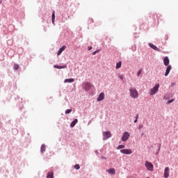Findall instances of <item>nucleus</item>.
I'll list each match as a JSON object with an SVG mask.
<instances>
[{
	"label": "nucleus",
	"instance_id": "nucleus-1",
	"mask_svg": "<svg viewBox=\"0 0 178 178\" xmlns=\"http://www.w3.org/2000/svg\"><path fill=\"white\" fill-rule=\"evenodd\" d=\"M129 92L130 97H131V98H138V91H137V90L135 88H131L129 89Z\"/></svg>",
	"mask_w": 178,
	"mask_h": 178
},
{
	"label": "nucleus",
	"instance_id": "nucleus-2",
	"mask_svg": "<svg viewBox=\"0 0 178 178\" xmlns=\"http://www.w3.org/2000/svg\"><path fill=\"white\" fill-rule=\"evenodd\" d=\"M159 90V83H157L154 86L153 88L150 90V95H155L156 92Z\"/></svg>",
	"mask_w": 178,
	"mask_h": 178
},
{
	"label": "nucleus",
	"instance_id": "nucleus-3",
	"mask_svg": "<svg viewBox=\"0 0 178 178\" xmlns=\"http://www.w3.org/2000/svg\"><path fill=\"white\" fill-rule=\"evenodd\" d=\"M145 166L147 170H149L150 172L154 171V165L151 162L145 161Z\"/></svg>",
	"mask_w": 178,
	"mask_h": 178
},
{
	"label": "nucleus",
	"instance_id": "nucleus-4",
	"mask_svg": "<svg viewBox=\"0 0 178 178\" xmlns=\"http://www.w3.org/2000/svg\"><path fill=\"white\" fill-rule=\"evenodd\" d=\"M112 136V134H111V131H104L103 132V140H108V138H111Z\"/></svg>",
	"mask_w": 178,
	"mask_h": 178
},
{
	"label": "nucleus",
	"instance_id": "nucleus-5",
	"mask_svg": "<svg viewBox=\"0 0 178 178\" xmlns=\"http://www.w3.org/2000/svg\"><path fill=\"white\" fill-rule=\"evenodd\" d=\"M129 138H130V134L126 131L123 134L121 140L122 141H127V140H129Z\"/></svg>",
	"mask_w": 178,
	"mask_h": 178
},
{
	"label": "nucleus",
	"instance_id": "nucleus-6",
	"mask_svg": "<svg viewBox=\"0 0 178 178\" xmlns=\"http://www.w3.org/2000/svg\"><path fill=\"white\" fill-rule=\"evenodd\" d=\"M92 87V85L90 82H86L83 85V88H84V90H86V91H90V90H91Z\"/></svg>",
	"mask_w": 178,
	"mask_h": 178
},
{
	"label": "nucleus",
	"instance_id": "nucleus-7",
	"mask_svg": "<svg viewBox=\"0 0 178 178\" xmlns=\"http://www.w3.org/2000/svg\"><path fill=\"white\" fill-rule=\"evenodd\" d=\"M121 154H124L125 155H130L133 154V152L130 149H123L120 150Z\"/></svg>",
	"mask_w": 178,
	"mask_h": 178
},
{
	"label": "nucleus",
	"instance_id": "nucleus-8",
	"mask_svg": "<svg viewBox=\"0 0 178 178\" xmlns=\"http://www.w3.org/2000/svg\"><path fill=\"white\" fill-rule=\"evenodd\" d=\"M104 99H105V93L101 92L97 97V101L99 102L100 101H104Z\"/></svg>",
	"mask_w": 178,
	"mask_h": 178
},
{
	"label": "nucleus",
	"instance_id": "nucleus-9",
	"mask_svg": "<svg viewBox=\"0 0 178 178\" xmlns=\"http://www.w3.org/2000/svg\"><path fill=\"white\" fill-rule=\"evenodd\" d=\"M163 177L165 178L169 177V167H166L165 168Z\"/></svg>",
	"mask_w": 178,
	"mask_h": 178
},
{
	"label": "nucleus",
	"instance_id": "nucleus-10",
	"mask_svg": "<svg viewBox=\"0 0 178 178\" xmlns=\"http://www.w3.org/2000/svg\"><path fill=\"white\" fill-rule=\"evenodd\" d=\"M170 70H172V65H168L165 70V76H168L169 73H170Z\"/></svg>",
	"mask_w": 178,
	"mask_h": 178
},
{
	"label": "nucleus",
	"instance_id": "nucleus-11",
	"mask_svg": "<svg viewBox=\"0 0 178 178\" xmlns=\"http://www.w3.org/2000/svg\"><path fill=\"white\" fill-rule=\"evenodd\" d=\"M149 46L150 47V48H152V49H154V51H158V52H159L160 49L159 48H157L156 46L154 45L152 43H149Z\"/></svg>",
	"mask_w": 178,
	"mask_h": 178
},
{
	"label": "nucleus",
	"instance_id": "nucleus-12",
	"mask_svg": "<svg viewBox=\"0 0 178 178\" xmlns=\"http://www.w3.org/2000/svg\"><path fill=\"white\" fill-rule=\"evenodd\" d=\"M106 172H108V173H109L110 175H115V173H116V170H115V168H110L108 170H106Z\"/></svg>",
	"mask_w": 178,
	"mask_h": 178
},
{
	"label": "nucleus",
	"instance_id": "nucleus-13",
	"mask_svg": "<svg viewBox=\"0 0 178 178\" xmlns=\"http://www.w3.org/2000/svg\"><path fill=\"white\" fill-rule=\"evenodd\" d=\"M66 49V46H63L61 48H60V49L58 50V53H57V56H59V55H60V54H62L63 51H65Z\"/></svg>",
	"mask_w": 178,
	"mask_h": 178
},
{
	"label": "nucleus",
	"instance_id": "nucleus-14",
	"mask_svg": "<svg viewBox=\"0 0 178 178\" xmlns=\"http://www.w3.org/2000/svg\"><path fill=\"white\" fill-rule=\"evenodd\" d=\"M163 63L165 66H168L169 65V58L168 56H165L163 59Z\"/></svg>",
	"mask_w": 178,
	"mask_h": 178
},
{
	"label": "nucleus",
	"instance_id": "nucleus-15",
	"mask_svg": "<svg viewBox=\"0 0 178 178\" xmlns=\"http://www.w3.org/2000/svg\"><path fill=\"white\" fill-rule=\"evenodd\" d=\"M54 67L55 69H66V67H67V65H62V66H60V65H54Z\"/></svg>",
	"mask_w": 178,
	"mask_h": 178
},
{
	"label": "nucleus",
	"instance_id": "nucleus-16",
	"mask_svg": "<svg viewBox=\"0 0 178 178\" xmlns=\"http://www.w3.org/2000/svg\"><path fill=\"white\" fill-rule=\"evenodd\" d=\"M77 122H79V120L77 119H75L74 120H73L71 122L70 127H74L76 126V124L77 123Z\"/></svg>",
	"mask_w": 178,
	"mask_h": 178
},
{
	"label": "nucleus",
	"instance_id": "nucleus-17",
	"mask_svg": "<svg viewBox=\"0 0 178 178\" xmlns=\"http://www.w3.org/2000/svg\"><path fill=\"white\" fill-rule=\"evenodd\" d=\"M74 79H66L64 81V83H74Z\"/></svg>",
	"mask_w": 178,
	"mask_h": 178
},
{
	"label": "nucleus",
	"instance_id": "nucleus-18",
	"mask_svg": "<svg viewBox=\"0 0 178 178\" xmlns=\"http://www.w3.org/2000/svg\"><path fill=\"white\" fill-rule=\"evenodd\" d=\"M47 178H54V172H48Z\"/></svg>",
	"mask_w": 178,
	"mask_h": 178
},
{
	"label": "nucleus",
	"instance_id": "nucleus-19",
	"mask_svg": "<svg viewBox=\"0 0 178 178\" xmlns=\"http://www.w3.org/2000/svg\"><path fill=\"white\" fill-rule=\"evenodd\" d=\"M51 22L53 23V24L55 23V11H54L52 13V15H51Z\"/></svg>",
	"mask_w": 178,
	"mask_h": 178
},
{
	"label": "nucleus",
	"instance_id": "nucleus-20",
	"mask_svg": "<svg viewBox=\"0 0 178 178\" xmlns=\"http://www.w3.org/2000/svg\"><path fill=\"white\" fill-rule=\"evenodd\" d=\"M45 149H46L45 145H42L40 147V151L42 154H44V152L45 151Z\"/></svg>",
	"mask_w": 178,
	"mask_h": 178
},
{
	"label": "nucleus",
	"instance_id": "nucleus-21",
	"mask_svg": "<svg viewBox=\"0 0 178 178\" xmlns=\"http://www.w3.org/2000/svg\"><path fill=\"white\" fill-rule=\"evenodd\" d=\"M120 67H122V61L116 63V69H120Z\"/></svg>",
	"mask_w": 178,
	"mask_h": 178
},
{
	"label": "nucleus",
	"instance_id": "nucleus-22",
	"mask_svg": "<svg viewBox=\"0 0 178 178\" xmlns=\"http://www.w3.org/2000/svg\"><path fill=\"white\" fill-rule=\"evenodd\" d=\"M123 148H124V145H120L118 146L117 149H123Z\"/></svg>",
	"mask_w": 178,
	"mask_h": 178
},
{
	"label": "nucleus",
	"instance_id": "nucleus-23",
	"mask_svg": "<svg viewBox=\"0 0 178 178\" xmlns=\"http://www.w3.org/2000/svg\"><path fill=\"white\" fill-rule=\"evenodd\" d=\"M74 169H76V170H79V169H80V165L76 164L74 166Z\"/></svg>",
	"mask_w": 178,
	"mask_h": 178
},
{
	"label": "nucleus",
	"instance_id": "nucleus-24",
	"mask_svg": "<svg viewBox=\"0 0 178 178\" xmlns=\"http://www.w3.org/2000/svg\"><path fill=\"white\" fill-rule=\"evenodd\" d=\"M65 113L66 115L69 114V113H72V109H67L65 111Z\"/></svg>",
	"mask_w": 178,
	"mask_h": 178
},
{
	"label": "nucleus",
	"instance_id": "nucleus-25",
	"mask_svg": "<svg viewBox=\"0 0 178 178\" xmlns=\"http://www.w3.org/2000/svg\"><path fill=\"white\" fill-rule=\"evenodd\" d=\"M14 69H15V70H17V69H19V65L18 64H15L14 65Z\"/></svg>",
	"mask_w": 178,
	"mask_h": 178
},
{
	"label": "nucleus",
	"instance_id": "nucleus-26",
	"mask_svg": "<svg viewBox=\"0 0 178 178\" xmlns=\"http://www.w3.org/2000/svg\"><path fill=\"white\" fill-rule=\"evenodd\" d=\"M175 101V99H172L168 102V104H172Z\"/></svg>",
	"mask_w": 178,
	"mask_h": 178
},
{
	"label": "nucleus",
	"instance_id": "nucleus-27",
	"mask_svg": "<svg viewBox=\"0 0 178 178\" xmlns=\"http://www.w3.org/2000/svg\"><path fill=\"white\" fill-rule=\"evenodd\" d=\"M140 74H141V70H139V71L138 72L137 76H140Z\"/></svg>",
	"mask_w": 178,
	"mask_h": 178
},
{
	"label": "nucleus",
	"instance_id": "nucleus-28",
	"mask_svg": "<svg viewBox=\"0 0 178 178\" xmlns=\"http://www.w3.org/2000/svg\"><path fill=\"white\" fill-rule=\"evenodd\" d=\"M88 51H91V49H92V47H88Z\"/></svg>",
	"mask_w": 178,
	"mask_h": 178
},
{
	"label": "nucleus",
	"instance_id": "nucleus-29",
	"mask_svg": "<svg viewBox=\"0 0 178 178\" xmlns=\"http://www.w3.org/2000/svg\"><path fill=\"white\" fill-rule=\"evenodd\" d=\"M101 159H106V157L104 156H101Z\"/></svg>",
	"mask_w": 178,
	"mask_h": 178
},
{
	"label": "nucleus",
	"instance_id": "nucleus-30",
	"mask_svg": "<svg viewBox=\"0 0 178 178\" xmlns=\"http://www.w3.org/2000/svg\"><path fill=\"white\" fill-rule=\"evenodd\" d=\"M119 77H120V79L121 80H123V76L120 75Z\"/></svg>",
	"mask_w": 178,
	"mask_h": 178
},
{
	"label": "nucleus",
	"instance_id": "nucleus-31",
	"mask_svg": "<svg viewBox=\"0 0 178 178\" xmlns=\"http://www.w3.org/2000/svg\"><path fill=\"white\" fill-rule=\"evenodd\" d=\"M137 122H138V120L136 119V120H134V123H137Z\"/></svg>",
	"mask_w": 178,
	"mask_h": 178
},
{
	"label": "nucleus",
	"instance_id": "nucleus-32",
	"mask_svg": "<svg viewBox=\"0 0 178 178\" xmlns=\"http://www.w3.org/2000/svg\"><path fill=\"white\" fill-rule=\"evenodd\" d=\"M139 129L140 130H141V129H143V126L142 125L139 126Z\"/></svg>",
	"mask_w": 178,
	"mask_h": 178
},
{
	"label": "nucleus",
	"instance_id": "nucleus-33",
	"mask_svg": "<svg viewBox=\"0 0 178 178\" xmlns=\"http://www.w3.org/2000/svg\"><path fill=\"white\" fill-rule=\"evenodd\" d=\"M95 52L96 54H98V52H99V50H96Z\"/></svg>",
	"mask_w": 178,
	"mask_h": 178
},
{
	"label": "nucleus",
	"instance_id": "nucleus-34",
	"mask_svg": "<svg viewBox=\"0 0 178 178\" xmlns=\"http://www.w3.org/2000/svg\"><path fill=\"white\" fill-rule=\"evenodd\" d=\"M136 119L138 120V115H136Z\"/></svg>",
	"mask_w": 178,
	"mask_h": 178
},
{
	"label": "nucleus",
	"instance_id": "nucleus-35",
	"mask_svg": "<svg viewBox=\"0 0 178 178\" xmlns=\"http://www.w3.org/2000/svg\"><path fill=\"white\" fill-rule=\"evenodd\" d=\"M96 54H97V52L94 51V52L92 53V55H95Z\"/></svg>",
	"mask_w": 178,
	"mask_h": 178
},
{
	"label": "nucleus",
	"instance_id": "nucleus-36",
	"mask_svg": "<svg viewBox=\"0 0 178 178\" xmlns=\"http://www.w3.org/2000/svg\"><path fill=\"white\" fill-rule=\"evenodd\" d=\"M171 86L173 87V86H175V83H172Z\"/></svg>",
	"mask_w": 178,
	"mask_h": 178
}]
</instances>
